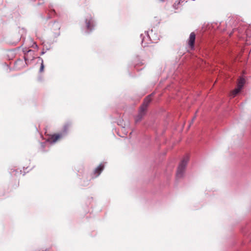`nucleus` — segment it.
<instances>
[{"label":"nucleus","instance_id":"1","mask_svg":"<svg viewBox=\"0 0 251 251\" xmlns=\"http://www.w3.org/2000/svg\"><path fill=\"white\" fill-rule=\"evenodd\" d=\"M152 95V94L149 95L145 99L143 104L140 107L138 115L135 118L136 122L140 121L145 115L147 106L151 100V97Z\"/></svg>","mask_w":251,"mask_h":251},{"label":"nucleus","instance_id":"2","mask_svg":"<svg viewBox=\"0 0 251 251\" xmlns=\"http://www.w3.org/2000/svg\"><path fill=\"white\" fill-rule=\"evenodd\" d=\"M34 52L32 50H28L26 53L24 54V58L25 63H29L34 60L38 63H43V60L40 57H35L34 56Z\"/></svg>","mask_w":251,"mask_h":251},{"label":"nucleus","instance_id":"3","mask_svg":"<svg viewBox=\"0 0 251 251\" xmlns=\"http://www.w3.org/2000/svg\"><path fill=\"white\" fill-rule=\"evenodd\" d=\"M153 31L152 30L147 32L146 37H144L142 41V46L143 47L147 46L150 43L154 42L156 39L153 37Z\"/></svg>","mask_w":251,"mask_h":251},{"label":"nucleus","instance_id":"4","mask_svg":"<svg viewBox=\"0 0 251 251\" xmlns=\"http://www.w3.org/2000/svg\"><path fill=\"white\" fill-rule=\"evenodd\" d=\"M188 161V158L186 157L180 162L176 172V177L177 178L181 177L183 176Z\"/></svg>","mask_w":251,"mask_h":251},{"label":"nucleus","instance_id":"5","mask_svg":"<svg viewBox=\"0 0 251 251\" xmlns=\"http://www.w3.org/2000/svg\"><path fill=\"white\" fill-rule=\"evenodd\" d=\"M196 40V34L193 32H191L189 35V37L187 41V44L189 48L193 50L195 48V42Z\"/></svg>","mask_w":251,"mask_h":251},{"label":"nucleus","instance_id":"6","mask_svg":"<svg viewBox=\"0 0 251 251\" xmlns=\"http://www.w3.org/2000/svg\"><path fill=\"white\" fill-rule=\"evenodd\" d=\"M86 24V27L87 30H92L94 27V21L92 17H90L89 19H86L85 20Z\"/></svg>","mask_w":251,"mask_h":251},{"label":"nucleus","instance_id":"7","mask_svg":"<svg viewBox=\"0 0 251 251\" xmlns=\"http://www.w3.org/2000/svg\"><path fill=\"white\" fill-rule=\"evenodd\" d=\"M104 168V165L103 164H100L97 168L94 170V175L96 176H99L101 172L103 171Z\"/></svg>","mask_w":251,"mask_h":251},{"label":"nucleus","instance_id":"8","mask_svg":"<svg viewBox=\"0 0 251 251\" xmlns=\"http://www.w3.org/2000/svg\"><path fill=\"white\" fill-rule=\"evenodd\" d=\"M61 137V135L59 134H54L50 135L49 140L52 143L56 142Z\"/></svg>","mask_w":251,"mask_h":251},{"label":"nucleus","instance_id":"9","mask_svg":"<svg viewBox=\"0 0 251 251\" xmlns=\"http://www.w3.org/2000/svg\"><path fill=\"white\" fill-rule=\"evenodd\" d=\"M245 82V79L243 77H240L238 81L237 87L241 90L244 86Z\"/></svg>","mask_w":251,"mask_h":251},{"label":"nucleus","instance_id":"10","mask_svg":"<svg viewBox=\"0 0 251 251\" xmlns=\"http://www.w3.org/2000/svg\"><path fill=\"white\" fill-rule=\"evenodd\" d=\"M241 89L238 88H236L234 89L230 94V96L232 98L235 97V96L240 91Z\"/></svg>","mask_w":251,"mask_h":251},{"label":"nucleus","instance_id":"11","mask_svg":"<svg viewBox=\"0 0 251 251\" xmlns=\"http://www.w3.org/2000/svg\"><path fill=\"white\" fill-rule=\"evenodd\" d=\"M44 64H41V66H40V72H43V70H44Z\"/></svg>","mask_w":251,"mask_h":251},{"label":"nucleus","instance_id":"12","mask_svg":"<svg viewBox=\"0 0 251 251\" xmlns=\"http://www.w3.org/2000/svg\"><path fill=\"white\" fill-rule=\"evenodd\" d=\"M33 47L36 49H38V46L35 42H33Z\"/></svg>","mask_w":251,"mask_h":251},{"label":"nucleus","instance_id":"13","mask_svg":"<svg viewBox=\"0 0 251 251\" xmlns=\"http://www.w3.org/2000/svg\"><path fill=\"white\" fill-rule=\"evenodd\" d=\"M195 117H194L193 118V120H194L195 119Z\"/></svg>","mask_w":251,"mask_h":251}]
</instances>
